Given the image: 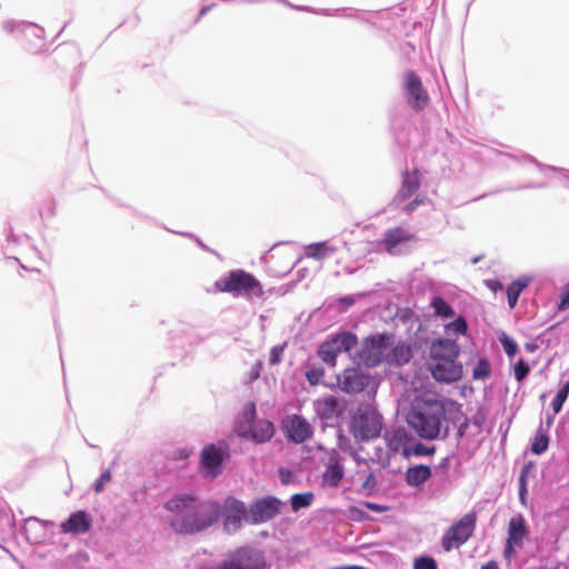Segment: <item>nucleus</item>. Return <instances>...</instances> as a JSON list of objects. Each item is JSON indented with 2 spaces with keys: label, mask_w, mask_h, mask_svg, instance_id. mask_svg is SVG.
I'll return each instance as SVG.
<instances>
[{
  "label": "nucleus",
  "mask_w": 569,
  "mask_h": 569,
  "mask_svg": "<svg viewBox=\"0 0 569 569\" xmlns=\"http://www.w3.org/2000/svg\"><path fill=\"white\" fill-rule=\"evenodd\" d=\"M358 343V338L350 331H341L326 339L318 348V356L331 368L337 366V357L341 352L351 351Z\"/></svg>",
  "instance_id": "obj_5"
},
{
  "label": "nucleus",
  "mask_w": 569,
  "mask_h": 569,
  "mask_svg": "<svg viewBox=\"0 0 569 569\" xmlns=\"http://www.w3.org/2000/svg\"><path fill=\"white\" fill-rule=\"evenodd\" d=\"M569 395V381H567L561 389L557 392L556 397L552 400V410L555 413L561 411L565 401L567 400Z\"/></svg>",
  "instance_id": "obj_33"
},
{
  "label": "nucleus",
  "mask_w": 569,
  "mask_h": 569,
  "mask_svg": "<svg viewBox=\"0 0 569 569\" xmlns=\"http://www.w3.org/2000/svg\"><path fill=\"white\" fill-rule=\"evenodd\" d=\"M567 308H569V284L565 288L559 303L560 310H565Z\"/></svg>",
  "instance_id": "obj_44"
},
{
  "label": "nucleus",
  "mask_w": 569,
  "mask_h": 569,
  "mask_svg": "<svg viewBox=\"0 0 569 569\" xmlns=\"http://www.w3.org/2000/svg\"><path fill=\"white\" fill-rule=\"evenodd\" d=\"M111 480V472L109 470L103 471L94 485L96 492H100L104 485Z\"/></svg>",
  "instance_id": "obj_41"
},
{
  "label": "nucleus",
  "mask_w": 569,
  "mask_h": 569,
  "mask_svg": "<svg viewBox=\"0 0 569 569\" xmlns=\"http://www.w3.org/2000/svg\"><path fill=\"white\" fill-rule=\"evenodd\" d=\"M315 411L321 420L328 421L339 418L343 408L337 397L328 395L315 401Z\"/></svg>",
  "instance_id": "obj_17"
},
{
  "label": "nucleus",
  "mask_w": 569,
  "mask_h": 569,
  "mask_svg": "<svg viewBox=\"0 0 569 569\" xmlns=\"http://www.w3.org/2000/svg\"><path fill=\"white\" fill-rule=\"evenodd\" d=\"M431 477L429 466L419 465L411 467L406 472V481L409 486L417 487L426 482Z\"/></svg>",
  "instance_id": "obj_27"
},
{
  "label": "nucleus",
  "mask_w": 569,
  "mask_h": 569,
  "mask_svg": "<svg viewBox=\"0 0 569 569\" xmlns=\"http://www.w3.org/2000/svg\"><path fill=\"white\" fill-rule=\"evenodd\" d=\"M228 565L231 569H264L266 562L262 553L251 548H239L230 555Z\"/></svg>",
  "instance_id": "obj_12"
},
{
  "label": "nucleus",
  "mask_w": 569,
  "mask_h": 569,
  "mask_svg": "<svg viewBox=\"0 0 569 569\" xmlns=\"http://www.w3.org/2000/svg\"><path fill=\"white\" fill-rule=\"evenodd\" d=\"M421 186V172L419 169L402 172L401 188L393 198L395 202H402L415 193Z\"/></svg>",
  "instance_id": "obj_19"
},
{
  "label": "nucleus",
  "mask_w": 569,
  "mask_h": 569,
  "mask_svg": "<svg viewBox=\"0 0 569 569\" xmlns=\"http://www.w3.org/2000/svg\"><path fill=\"white\" fill-rule=\"evenodd\" d=\"M423 202H425L423 198L417 197L412 201H410L408 204H406L403 210H405L406 213L410 214L412 211H415Z\"/></svg>",
  "instance_id": "obj_43"
},
{
  "label": "nucleus",
  "mask_w": 569,
  "mask_h": 569,
  "mask_svg": "<svg viewBox=\"0 0 569 569\" xmlns=\"http://www.w3.org/2000/svg\"><path fill=\"white\" fill-rule=\"evenodd\" d=\"M477 523V513L469 512L455 522L442 536L441 546L449 552L465 545L472 536Z\"/></svg>",
  "instance_id": "obj_6"
},
{
  "label": "nucleus",
  "mask_w": 569,
  "mask_h": 569,
  "mask_svg": "<svg viewBox=\"0 0 569 569\" xmlns=\"http://www.w3.org/2000/svg\"><path fill=\"white\" fill-rule=\"evenodd\" d=\"M481 569H499V566H498L497 561L491 560V561H488L487 563L482 565Z\"/></svg>",
  "instance_id": "obj_48"
},
{
  "label": "nucleus",
  "mask_w": 569,
  "mask_h": 569,
  "mask_svg": "<svg viewBox=\"0 0 569 569\" xmlns=\"http://www.w3.org/2000/svg\"><path fill=\"white\" fill-rule=\"evenodd\" d=\"M214 287L219 292H228L246 299L261 298L263 296L261 282L243 269L229 271L214 282Z\"/></svg>",
  "instance_id": "obj_3"
},
{
  "label": "nucleus",
  "mask_w": 569,
  "mask_h": 569,
  "mask_svg": "<svg viewBox=\"0 0 569 569\" xmlns=\"http://www.w3.org/2000/svg\"><path fill=\"white\" fill-rule=\"evenodd\" d=\"M528 533L526 520L522 515H517L509 520L507 538L509 545L521 547Z\"/></svg>",
  "instance_id": "obj_22"
},
{
  "label": "nucleus",
  "mask_w": 569,
  "mask_h": 569,
  "mask_svg": "<svg viewBox=\"0 0 569 569\" xmlns=\"http://www.w3.org/2000/svg\"><path fill=\"white\" fill-rule=\"evenodd\" d=\"M405 89L407 92V102L416 111L423 110L428 102L429 96L423 88L420 77L413 71L405 73Z\"/></svg>",
  "instance_id": "obj_9"
},
{
  "label": "nucleus",
  "mask_w": 569,
  "mask_h": 569,
  "mask_svg": "<svg viewBox=\"0 0 569 569\" xmlns=\"http://www.w3.org/2000/svg\"><path fill=\"white\" fill-rule=\"evenodd\" d=\"M250 438L257 442L262 443L270 440L274 435V426L269 420H258L250 426Z\"/></svg>",
  "instance_id": "obj_24"
},
{
  "label": "nucleus",
  "mask_w": 569,
  "mask_h": 569,
  "mask_svg": "<svg viewBox=\"0 0 569 569\" xmlns=\"http://www.w3.org/2000/svg\"><path fill=\"white\" fill-rule=\"evenodd\" d=\"M528 467H523L519 476V498L526 503Z\"/></svg>",
  "instance_id": "obj_38"
},
{
  "label": "nucleus",
  "mask_w": 569,
  "mask_h": 569,
  "mask_svg": "<svg viewBox=\"0 0 569 569\" xmlns=\"http://www.w3.org/2000/svg\"><path fill=\"white\" fill-rule=\"evenodd\" d=\"M515 547H517L516 545H509V542L507 541V546L505 548V551H503V555L507 559H511L515 555Z\"/></svg>",
  "instance_id": "obj_46"
},
{
  "label": "nucleus",
  "mask_w": 569,
  "mask_h": 569,
  "mask_svg": "<svg viewBox=\"0 0 569 569\" xmlns=\"http://www.w3.org/2000/svg\"><path fill=\"white\" fill-rule=\"evenodd\" d=\"M415 239V236L401 227H396L386 231L382 244L385 250L390 253H396V248L401 243H407Z\"/></svg>",
  "instance_id": "obj_20"
},
{
  "label": "nucleus",
  "mask_w": 569,
  "mask_h": 569,
  "mask_svg": "<svg viewBox=\"0 0 569 569\" xmlns=\"http://www.w3.org/2000/svg\"><path fill=\"white\" fill-rule=\"evenodd\" d=\"M284 347H286V345L272 347V349L270 350V357H269V363L271 366H274L281 361L282 355L284 351Z\"/></svg>",
  "instance_id": "obj_39"
},
{
  "label": "nucleus",
  "mask_w": 569,
  "mask_h": 569,
  "mask_svg": "<svg viewBox=\"0 0 569 569\" xmlns=\"http://www.w3.org/2000/svg\"><path fill=\"white\" fill-rule=\"evenodd\" d=\"M282 502L276 497H264L253 502L248 510V520L252 523H262L273 519L279 512Z\"/></svg>",
  "instance_id": "obj_10"
},
{
  "label": "nucleus",
  "mask_w": 569,
  "mask_h": 569,
  "mask_svg": "<svg viewBox=\"0 0 569 569\" xmlns=\"http://www.w3.org/2000/svg\"><path fill=\"white\" fill-rule=\"evenodd\" d=\"M250 413H251V416H254V415H256V407H254V405H253V403L251 405Z\"/></svg>",
  "instance_id": "obj_49"
},
{
  "label": "nucleus",
  "mask_w": 569,
  "mask_h": 569,
  "mask_svg": "<svg viewBox=\"0 0 569 569\" xmlns=\"http://www.w3.org/2000/svg\"><path fill=\"white\" fill-rule=\"evenodd\" d=\"M413 452L417 456L431 455V453L435 452V448L433 447H427L423 443H417L413 447Z\"/></svg>",
  "instance_id": "obj_42"
},
{
  "label": "nucleus",
  "mask_w": 569,
  "mask_h": 569,
  "mask_svg": "<svg viewBox=\"0 0 569 569\" xmlns=\"http://www.w3.org/2000/svg\"><path fill=\"white\" fill-rule=\"evenodd\" d=\"M549 446V437L548 435L540 428L531 442V452L535 455L543 453Z\"/></svg>",
  "instance_id": "obj_28"
},
{
  "label": "nucleus",
  "mask_w": 569,
  "mask_h": 569,
  "mask_svg": "<svg viewBox=\"0 0 569 569\" xmlns=\"http://www.w3.org/2000/svg\"><path fill=\"white\" fill-rule=\"evenodd\" d=\"M528 286L527 281L517 280L511 282L507 288L508 303L510 308L517 305L521 291Z\"/></svg>",
  "instance_id": "obj_29"
},
{
  "label": "nucleus",
  "mask_w": 569,
  "mask_h": 569,
  "mask_svg": "<svg viewBox=\"0 0 569 569\" xmlns=\"http://www.w3.org/2000/svg\"><path fill=\"white\" fill-rule=\"evenodd\" d=\"M345 470L339 455L333 451L322 475L323 481L330 487H337L343 478Z\"/></svg>",
  "instance_id": "obj_21"
},
{
  "label": "nucleus",
  "mask_w": 569,
  "mask_h": 569,
  "mask_svg": "<svg viewBox=\"0 0 569 569\" xmlns=\"http://www.w3.org/2000/svg\"><path fill=\"white\" fill-rule=\"evenodd\" d=\"M487 286L493 291L502 289V284L498 280H488Z\"/></svg>",
  "instance_id": "obj_47"
},
{
  "label": "nucleus",
  "mask_w": 569,
  "mask_h": 569,
  "mask_svg": "<svg viewBox=\"0 0 569 569\" xmlns=\"http://www.w3.org/2000/svg\"><path fill=\"white\" fill-rule=\"evenodd\" d=\"M390 340L391 336L388 333L367 337L359 351L360 360L367 367H376L380 365L385 360V352L390 346Z\"/></svg>",
  "instance_id": "obj_8"
},
{
  "label": "nucleus",
  "mask_w": 569,
  "mask_h": 569,
  "mask_svg": "<svg viewBox=\"0 0 569 569\" xmlns=\"http://www.w3.org/2000/svg\"><path fill=\"white\" fill-rule=\"evenodd\" d=\"M461 349L456 340L448 338H437L429 347V357L432 361L458 359Z\"/></svg>",
  "instance_id": "obj_14"
},
{
  "label": "nucleus",
  "mask_w": 569,
  "mask_h": 569,
  "mask_svg": "<svg viewBox=\"0 0 569 569\" xmlns=\"http://www.w3.org/2000/svg\"><path fill=\"white\" fill-rule=\"evenodd\" d=\"M500 342L505 349V352L509 356V357H512L516 355L517 352V343L511 340L509 337L507 336H503L502 338H500Z\"/></svg>",
  "instance_id": "obj_40"
},
{
  "label": "nucleus",
  "mask_w": 569,
  "mask_h": 569,
  "mask_svg": "<svg viewBox=\"0 0 569 569\" xmlns=\"http://www.w3.org/2000/svg\"><path fill=\"white\" fill-rule=\"evenodd\" d=\"M92 520L90 516L83 511H77L70 515V517L60 525V531L63 533L71 535H83L90 530Z\"/></svg>",
  "instance_id": "obj_16"
},
{
  "label": "nucleus",
  "mask_w": 569,
  "mask_h": 569,
  "mask_svg": "<svg viewBox=\"0 0 569 569\" xmlns=\"http://www.w3.org/2000/svg\"><path fill=\"white\" fill-rule=\"evenodd\" d=\"M323 377H325V369L321 367L309 369L306 372V378L311 386L319 385L321 382V380L323 379Z\"/></svg>",
  "instance_id": "obj_36"
},
{
  "label": "nucleus",
  "mask_w": 569,
  "mask_h": 569,
  "mask_svg": "<svg viewBox=\"0 0 569 569\" xmlns=\"http://www.w3.org/2000/svg\"><path fill=\"white\" fill-rule=\"evenodd\" d=\"M432 378L440 383L458 382L463 377V367L458 359L433 361L430 368Z\"/></svg>",
  "instance_id": "obj_11"
},
{
  "label": "nucleus",
  "mask_w": 569,
  "mask_h": 569,
  "mask_svg": "<svg viewBox=\"0 0 569 569\" xmlns=\"http://www.w3.org/2000/svg\"><path fill=\"white\" fill-rule=\"evenodd\" d=\"M413 569H438V566L432 557L423 556L415 560Z\"/></svg>",
  "instance_id": "obj_37"
},
{
  "label": "nucleus",
  "mask_w": 569,
  "mask_h": 569,
  "mask_svg": "<svg viewBox=\"0 0 569 569\" xmlns=\"http://www.w3.org/2000/svg\"><path fill=\"white\" fill-rule=\"evenodd\" d=\"M287 438L295 443H302L312 437L313 430L311 425L298 415L289 416L284 422Z\"/></svg>",
  "instance_id": "obj_13"
},
{
  "label": "nucleus",
  "mask_w": 569,
  "mask_h": 569,
  "mask_svg": "<svg viewBox=\"0 0 569 569\" xmlns=\"http://www.w3.org/2000/svg\"><path fill=\"white\" fill-rule=\"evenodd\" d=\"M337 252L335 246L327 241L310 243L306 247V256L315 260H322Z\"/></svg>",
  "instance_id": "obj_25"
},
{
  "label": "nucleus",
  "mask_w": 569,
  "mask_h": 569,
  "mask_svg": "<svg viewBox=\"0 0 569 569\" xmlns=\"http://www.w3.org/2000/svg\"><path fill=\"white\" fill-rule=\"evenodd\" d=\"M313 493L305 492V493H296L291 497V508L293 511H298L302 508H307L312 503Z\"/></svg>",
  "instance_id": "obj_31"
},
{
  "label": "nucleus",
  "mask_w": 569,
  "mask_h": 569,
  "mask_svg": "<svg viewBox=\"0 0 569 569\" xmlns=\"http://www.w3.org/2000/svg\"><path fill=\"white\" fill-rule=\"evenodd\" d=\"M490 363L486 358L479 359L472 370V378L475 380H486L490 376Z\"/></svg>",
  "instance_id": "obj_32"
},
{
  "label": "nucleus",
  "mask_w": 569,
  "mask_h": 569,
  "mask_svg": "<svg viewBox=\"0 0 569 569\" xmlns=\"http://www.w3.org/2000/svg\"><path fill=\"white\" fill-rule=\"evenodd\" d=\"M413 357L412 348L409 343H397L385 357L388 365L403 366Z\"/></svg>",
  "instance_id": "obj_23"
},
{
  "label": "nucleus",
  "mask_w": 569,
  "mask_h": 569,
  "mask_svg": "<svg viewBox=\"0 0 569 569\" xmlns=\"http://www.w3.org/2000/svg\"><path fill=\"white\" fill-rule=\"evenodd\" d=\"M171 513L170 528L179 535H196L216 525L222 515L213 500H201L192 495H177L164 503Z\"/></svg>",
  "instance_id": "obj_1"
},
{
  "label": "nucleus",
  "mask_w": 569,
  "mask_h": 569,
  "mask_svg": "<svg viewBox=\"0 0 569 569\" xmlns=\"http://www.w3.org/2000/svg\"><path fill=\"white\" fill-rule=\"evenodd\" d=\"M262 370V363L261 361H257L251 369L249 381H253L259 378Z\"/></svg>",
  "instance_id": "obj_45"
},
{
  "label": "nucleus",
  "mask_w": 569,
  "mask_h": 569,
  "mask_svg": "<svg viewBox=\"0 0 569 569\" xmlns=\"http://www.w3.org/2000/svg\"><path fill=\"white\" fill-rule=\"evenodd\" d=\"M371 509H376L377 507L375 505H369Z\"/></svg>",
  "instance_id": "obj_50"
},
{
  "label": "nucleus",
  "mask_w": 569,
  "mask_h": 569,
  "mask_svg": "<svg viewBox=\"0 0 569 569\" xmlns=\"http://www.w3.org/2000/svg\"><path fill=\"white\" fill-rule=\"evenodd\" d=\"M445 331L447 333L455 332L459 335H466L468 331V325L466 319L463 317H458L457 319L445 326Z\"/></svg>",
  "instance_id": "obj_34"
},
{
  "label": "nucleus",
  "mask_w": 569,
  "mask_h": 569,
  "mask_svg": "<svg viewBox=\"0 0 569 569\" xmlns=\"http://www.w3.org/2000/svg\"><path fill=\"white\" fill-rule=\"evenodd\" d=\"M351 428L353 436L360 440L377 438L382 428L381 417L371 409L359 410L352 417Z\"/></svg>",
  "instance_id": "obj_7"
},
{
  "label": "nucleus",
  "mask_w": 569,
  "mask_h": 569,
  "mask_svg": "<svg viewBox=\"0 0 569 569\" xmlns=\"http://www.w3.org/2000/svg\"><path fill=\"white\" fill-rule=\"evenodd\" d=\"M337 381L340 390L348 395L366 391L370 397H373L379 387V381L376 377L357 367L345 369L338 375Z\"/></svg>",
  "instance_id": "obj_4"
},
{
  "label": "nucleus",
  "mask_w": 569,
  "mask_h": 569,
  "mask_svg": "<svg viewBox=\"0 0 569 569\" xmlns=\"http://www.w3.org/2000/svg\"><path fill=\"white\" fill-rule=\"evenodd\" d=\"M435 315L441 318H450L455 315L452 307L441 297L433 298L431 302Z\"/></svg>",
  "instance_id": "obj_30"
},
{
  "label": "nucleus",
  "mask_w": 569,
  "mask_h": 569,
  "mask_svg": "<svg viewBox=\"0 0 569 569\" xmlns=\"http://www.w3.org/2000/svg\"><path fill=\"white\" fill-rule=\"evenodd\" d=\"M445 420L446 407L438 399H415L407 417L409 426L419 437L427 440L439 437Z\"/></svg>",
  "instance_id": "obj_2"
},
{
  "label": "nucleus",
  "mask_w": 569,
  "mask_h": 569,
  "mask_svg": "<svg viewBox=\"0 0 569 569\" xmlns=\"http://www.w3.org/2000/svg\"><path fill=\"white\" fill-rule=\"evenodd\" d=\"M223 458L224 453L221 448L208 445L201 451V466L210 477H216L221 472Z\"/></svg>",
  "instance_id": "obj_15"
},
{
  "label": "nucleus",
  "mask_w": 569,
  "mask_h": 569,
  "mask_svg": "<svg viewBox=\"0 0 569 569\" xmlns=\"http://www.w3.org/2000/svg\"><path fill=\"white\" fill-rule=\"evenodd\" d=\"M385 440L391 451L398 452L407 443L408 433L405 428H395L385 433Z\"/></svg>",
  "instance_id": "obj_26"
},
{
  "label": "nucleus",
  "mask_w": 569,
  "mask_h": 569,
  "mask_svg": "<svg viewBox=\"0 0 569 569\" xmlns=\"http://www.w3.org/2000/svg\"><path fill=\"white\" fill-rule=\"evenodd\" d=\"M529 371V365L523 359H519L513 368L516 380L521 382L528 376Z\"/></svg>",
  "instance_id": "obj_35"
},
{
  "label": "nucleus",
  "mask_w": 569,
  "mask_h": 569,
  "mask_svg": "<svg viewBox=\"0 0 569 569\" xmlns=\"http://www.w3.org/2000/svg\"><path fill=\"white\" fill-rule=\"evenodd\" d=\"M243 519H248L244 503L234 498H228L224 501V525L238 529Z\"/></svg>",
  "instance_id": "obj_18"
}]
</instances>
